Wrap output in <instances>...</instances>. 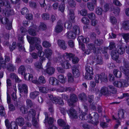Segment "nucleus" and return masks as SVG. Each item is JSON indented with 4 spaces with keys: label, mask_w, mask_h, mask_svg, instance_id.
Listing matches in <instances>:
<instances>
[{
    "label": "nucleus",
    "mask_w": 129,
    "mask_h": 129,
    "mask_svg": "<svg viewBox=\"0 0 129 129\" xmlns=\"http://www.w3.org/2000/svg\"><path fill=\"white\" fill-rule=\"evenodd\" d=\"M94 79L96 83H99L100 80L101 82H107V81L108 78L107 76L105 73H102L99 75H96L94 78Z\"/></svg>",
    "instance_id": "1"
},
{
    "label": "nucleus",
    "mask_w": 129,
    "mask_h": 129,
    "mask_svg": "<svg viewBox=\"0 0 129 129\" xmlns=\"http://www.w3.org/2000/svg\"><path fill=\"white\" fill-rule=\"evenodd\" d=\"M27 38L29 43L31 44H40L41 43V40L39 38L34 37H31L28 36H27Z\"/></svg>",
    "instance_id": "2"
},
{
    "label": "nucleus",
    "mask_w": 129,
    "mask_h": 129,
    "mask_svg": "<svg viewBox=\"0 0 129 129\" xmlns=\"http://www.w3.org/2000/svg\"><path fill=\"white\" fill-rule=\"evenodd\" d=\"M123 63L124 67L122 68V71L125 75H127L129 74V63L124 58H123Z\"/></svg>",
    "instance_id": "3"
},
{
    "label": "nucleus",
    "mask_w": 129,
    "mask_h": 129,
    "mask_svg": "<svg viewBox=\"0 0 129 129\" xmlns=\"http://www.w3.org/2000/svg\"><path fill=\"white\" fill-rule=\"evenodd\" d=\"M1 22L3 24H6V28L8 30H10L12 28V22H9L8 18L6 17H3L2 18Z\"/></svg>",
    "instance_id": "4"
},
{
    "label": "nucleus",
    "mask_w": 129,
    "mask_h": 129,
    "mask_svg": "<svg viewBox=\"0 0 129 129\" xmlns=\"http://www.w3.org/2000/svg\"><path fill=\"white\" fill-rule=\"evenodd\" d=\"M93 117L91 116V114H89V118L92 121L94 122L97 124L99 123V115L96 113L94 112L92 113Z\"/></svg>",
    "instance_id": "5"
},
{
    "label": "nucleus",
    "mask_w": 129,
    "mask_h": 129,
    "mask_svg": "<svg viewBox=\"0 0 129 129\" xmlns=\"http://www.w3.org/2000/svg\"><path fill=\"white\" fill-rule=\"evenodd\" d=\"M18 89L20 93L23 92L27 94L28 93V87L25 84H18Z\"/></svg>",
    "instance_id": "6"
},
{
    "label": "nucleus",
    "mask_w": 129,
    "mask_h": 129,
    "mask_svg": "<svg viewBox=\"0 0 129 129\" xmlns=\"http://www.w3.org/2000/svg\"><path fill=\"white\" fill-rule=\"evenodd\" d=\"M32 25L31 26V27L35 29L37 32L39 31V30H40L42 31L46 29V26L45 24L44 23H41L40 25L39 26L38 28H37V26L36 25H34L33 23L31 22Z\"/></svg>",
    "instance_id": "7"
},
{
    "label": "nucleus",
    "mask_w": 129,
    "mask_h": 129,
    "mask_svg": "<svg viewBox=\"0 0 129 129\" xmlns=\"http://www.w3.org/2000/svg\"><path fill=\"white\" fill-rule=\"evenodd\" d=\"M124 112L123 109H121L118 111V113L116 117L114 116H112L113 119L114 120H120L121 118H124Z\"/></svg>",
    "instance_id": "8"
},
{
    "label": "nucleus",
    "mask_w": 129,
    "mask_h": 129,
    "mask_svg": "<svg viewBox=\"0 0 129 129\" xmlns=\"http://www.w3.org/2000/svg\"><path fill=\"white\" fill-rule=\"evenodd\" d=\"M95 60L96 65H101L104 64L103 58L101 54H97L95 57Z\"/></svg>",
    "instance_id": "9"
},
{
    "label": "nucleus",
    "mask_w": 129,
    "mask_h": 129,
    "mask_svg": "<svg viewBox=\"0 0 129 129\" xmlns=\"http://www.w3.org/2000/svg\"><path fill=\"white\" fill-rule=\"evenodd\" d=\"M19 43L17 44V46L18 48L19 51L23 49V51H24L25 49L24 48L22 45L23 43V36H19L18 38Z\"/></svg>",
    "instance_id": "10"
},
{
    "label": "nucleus",
    "mask_w": 129,
    "mask_h": 129,
    "mask_svg": "<svg viewBox=\"0 0 129 129\" xmlns=\"http://www.w3.org/2000/svg\"><path fill=\"white\" fill-rule=\"evenodd\" d=\"M36 114V112L35 110L33 109H31L28 113V116L27 117H25V118L27 121H29L30 120L31 117H32V118H34Z\"/></svg>",
    "instance_id": "11"
},
{
    "label": "nucleus",
    "mask_w": 129,
    "mask_h": 129,
    "mask_svg": "<svg viewBox=\"0 0 129 129\" xmlns=\"http://www.w3.org/2000/svg\"><path fill=\"white\" fill-rule=\"evenodd\" d=\"M63 24L61 20H59L55 27V31L57 33L61 32L63 30Z\"/></svg>",
    "instance_id": "12"
},
{
    "label": "nucleus",
    "mask_w": 129,
    "mask_h": 129,
    "mask_svg": "<svg viewBox=\"0 0 129 129\" xmlns=\"http://www.w3.org/2000/svg\"><path fill=\"white\" fill-rule=\"evenodd\" d=\"M69 115L72 118H78L77 114L76 111L73 108L70 109L68 112Z\"/></svg>",
    "instance_id": "13"
},
{
    "label": "nucleus",
    "mask_w": 129,
    "mask_h": 129,
    "mask_svg": "<svg viewBox=\"0 0 129 129\" xmlns=\"http://www.w3.org/2000/svg\"><path fill=\"white\" fill-rule=\"evenodd\" d=\"M72 73L73 75L76 77H79L80 75L78 67L76 66H73L72 67Z\"/></svg>",
    "instance_id": "14"
},
{
    "label": "nucleus",
    "mask_w": 129,
    "mask_h": 129,
    "mask_svg": "<svg viewBox=\"0 0 129 129\" xmlns=\"http://www.w3.org/2000/svg\"><path fill=\"white\" fill-rule=\"evenodd\" d=\"M87 46L88 49L90 50H92L93 53L98 54L100 52L99 50L95 48V45L93 43H89L87 44Z\"/></svg>",
    "instance_id": "15"
},
{
    "label": "nucleus",
    "mask_w": 129,
    "mask_h": 129,
    "mask_svg": "<svg viewBox=\"0 0 129 129\" xmlns=\"http://www.w3.org/2000/svg\"><path fill=\"white\" fill-rule=\"evenodd\" d=\"M16 124L20 126H23L25 124L24 119L21 116H19L15 120Z\"/></svg>",
    "instance_id": "16"
},
{
    "label": "nucleus",
    "mask_w": 129,
    "mask_h": 129,
    "mask_svg": "<svg viewBox=\"0 0 129 129\" xmlns=\"http://www.w3.org/2000/svg\"><path fill=\"white\" fill-rule=\"evenodd\" d=\"M51 101L54 104L62 105L64 104L63 100L62 99H58L56 97L53 98L52 99Z\"/></svg>",
    "instance_id": "17"
},
{
    "label": "nucleus",
    "mask_w": 129,
    "mask_h": 129,
    "mask_svg": "<svg viewBox=\"0 0 129 129\" xmlns=\"http://www.w3.org/2000/svg\"><path fill=\"white\" fill-rule=\"evenodd\" d=\"M58 44L59 47L63 50L66 49L67 48V45L64 41L63 40H58Z\"/></svg>",
    "instance_id": "18"
},
{
    "label": "nucleus",
    "mask_w": 129,
    "mask_h": 129,
    "mask_svg": "<svg viewBox=\"0 0 129 129\" xmlns=\"http://www.w3.org/2000/svg\"><path fill=\"white\" fill-rule=\"evenodd\" d=\"M26 69L24 66L23 65H21L19 68L18 72L19 74L22 75H24L25 79L26 78V75L25 74Z\"/></svg>",
    "instance_id": "19"
},
{
    "label": "nucleus",
    "mask_w": 129,
    "mask_h": 129,
    "mask_svg": "<svg viewBox=\"0 0 129 129\" xmlns=\"http://www.w3.org/2000/svg\"><path fill=\"white\" fill-rule=\"evenodd\" d=\"M101 92L104 95L107 96H110V93L108 90V87H102L101 90Z\"/></svg>",
    "instance_id": "20"
},
{
    "label": "nucleus",
    "mask_w": 129,
    "mask_h": 129,
    "mask_svg": "<svg viewBox=\"0 0 129 129\" xmlns=\"http://www.w3.org/2000/svg\"><path fill=\"white\" fill-rule=\"evenodd\" d=\"M66 35L67 38L69 39H74L76 37V35L72 31H70L67 32Z\"/></svg>",
    "instance_id": "21"
},
{
    "label": "nucleus",
    "mask_w": 129,
    "mask_h": 129,
    "mask_svg": "<svg viewBox=\"0 0 129 129\" xmlns=\"http://www.w3.org/2000/svg\"><path fill=\"white\" fill-rule=\"evenodd\" d=\"M55 71V69L54 67H50L46 68L45 72L49 75H51L54 73Z\"/></svg>",
    "instance_id": "22"
},
{
    "label": "nucleus",
    "mask_w": 129,
    "mask_h": 129,
    "mask_svg": "<svg viewBox=\"0 0 129 129\" xmlns=\"http://www.w3.org/2000/svg\"><path fill=\"white\" fill-rule=\"evenodd\" d=\"M45 53L46 58L49 60H50L51 56L52 54V51L50 49H47L45 50Z\"/></svg>",
    "instance_id": "23"
},
{
    "label": "nucleus",
    "mask_w": 129,
    "mask_h": 129,
    "mask_svg": "<svg viewBox=\"0 0 129 129\" xmlns=\"http://www.w3.org/2000/svg\"><path fill=\"white\" fill-rule=\"evenodd\" d=\"M59 61L61 62V65H62V67H64L65 68L68 69L71 67V65L68 59L64 61H62L61 60H60Z\"/></svg>",
    "instance_id": "24"
},
{
    "label": "nucleus",
    "mask_w": 129,
    "mask_h": 129,
    "mask_svg": "<svg viewBox=\"0 0 129 129\" xmlns=\"http://www.w3.org/2000/svg\"><path fill=\"white\" fill-rule=\"evenodd\" d=\"M108 90L110 92V96L112 94H115L117 93V91L116 89L113 86L109 85L108 86Z\"/></svg>",
    "instance_id": "25"
},
{
    "label": "nucleus",
    "mask_w": 129,
    "mask_h": 129,
    "mask_svg": "<svg viewBox=\"0 0 129 129\" xmlns=\"http://www.w3.org/2000/svg\"><path fill=\"white\" fill-rule=\"evenodd\" d=\"M49 83L52 85H58L59 81L54 77H50L49 79Z\"/></svg>",
    "instance_id": "26"
},
{
    "label": "nucleus",
    "mask_w": 129,
    "mask_h": 129,
    "mask_svg": "<svg viewBox=\"0 0 129 129\" xmlns=\"http://www.w3.org/2000/svg\"><path fill=\"white\" fill-rule=\"evenodd\" d=\"M45 114L46 115V116L47 115V114L46 113H45ZM48 116H47V117H46L45 119V122L44 123H45L47 121H48V123L49 124V125H52L54 122V119L52 117H50L48 120Z\"/></svg>",
    "instance_id": "27"
},
{
    "label": "nucleus",
    "mask_w": 129,
    "mask_h": 129,
    "mask_svg": "<svg viewBox=\"0 0 129 129\" xmlns=\"http://www.w3.org/2000/svg\"><path fill=\"white\" fill-rule=\"evenodd\" d=\"M111 55L112 59L114 60H116L118 59V54L116 50H113L111 51Z\"/></svg>",
    "instance_id": "28"
},
{
    "label": "nucleus",
    "mask_w": 129,
    "mask_h": 129,
    "mask_svg": "<svg viewBox=\"0 0 129 129\" xmlns=\"http://www.w3.org/2000/svg\"><path fill=\"white\" fill-rule=\"evenodd\" d=\"M10 5L8 1L0 0V7H2L3 6L7 8L9 7Z\"/></svg>",
    "instance_id": "29"
},
{
    "label": "nucleus",
    "mask_w": 129,
    "mask_h": 129,
    "mask_svg": "<svg viewBox=\"0 0 129 129\" xmlns=\"http://www.w3.org/2000/svg\"><path fill=\"white\" fill-rule=\"evenodd\" d=\"M35 46L36 49L39 50L38 52V54L39 57L41 56V54L43 53V52L42 51V47L41 45L38 44H36L35 45Z\"/></svg>",
    "instance_id": "30"
},
{
    "label": "nucleus",
    "mask_w": 129,
    "mask_h": 129,
    "mask_svg": "<svg viewBox=\"0 0 129 129\" xmlns=\"http://www.w3.org/2000/svg\"><path fill=\"white\" fill-rule=\"evenodd\" d=\"M6 62L5 59L2 57L0 58V70L1 69L2 67L4 69L6 67Z\"/></svg>",
    "instance_id": "31"
},
{
    "label": "nucleus",
    "mask_w": 129,
    "mask_h": 129,
    "mask_svg": "<svg viewBox=\"0 0 129 129\" xmlns=\"http://www.w3.org/2000/svg\"><path fill=\"white\" fill-rule=\"evenodd\" d=\"M27 76V77H28L29 80L31 81L33 83L38 84L39 83L38 81L37 80V79H35L34 78L32 74H29Z\"/></svg>",
    "instance_id": "32"
},
{
    "label": "nucleus",
    "mask_w": 129,
    "mask_h": 129,
    "mask_svg": "<svg viewBox=\"0 0 129 129\" xmlns=\"http://www.w3.org/2000/svg\"><path fill=\"white\" fill-rule=\"evenodd\" d=\"M39 92L37 91H35L30 93V98L33 99H34L39 94Z\"/></svg>",
    "instance_id": "33"
},
{
    "label": "nucleus",
    "mask_w": 129,
    "mask_h": 129,
    "mask_svg": "<svg viewBox=\"0 0 129 129\" xmlns=\"http://www.w3.org/2000/svg\"><path fill=\"white\" fill-rule=\"evenodd\" d=\"M113 73L114 76L116 77L120 78L121 76V72L117 69H114L113 71Z\"/></svg>",
    "instance_id": "34"
},
{
    "label": "nucleus",
    "mask_w": 129,
    "mask_h": 129,
    "mask_svg": "<svg viewBox=\"0 0 129 129\" xmlns=\"http://www.w3.org/2000/svg\"><path fill=\"white\" fill-rule=\"evenodd\" d=\"M87 7L88 10L91 11L94 10V6L90 2H88L87 3Z\"/></svg>",
    "instance_id": "35"
},
{
    "label": "nucleus",
    "mask_w": 129,
    "mask_h": 129,
    "mask_svg": "<svg viewBox=\"0 0 129 129\" xmlns=\"http://www.w3.org/2000/svg\"><path fill=\"white\" fill-rule=\"evenodd\" d=\"M78 98L77 96L74 94H72L70 95V100L73 103L76 102L78 101Z\"/></svg>",
    "instance_id": "36"
},
{
    "label": "nucleus",
    "mask_w": 129,
    "mask_h": 129,
    "mask_svg": "<svg viewBox=\"0 0 129 129\" xmlns=\"http://www.w3.org/2000/svg\"><path fill=\"white\" fill-rule=\"evenodd\" d=\"M71 22L69 20L66 22L64 23V26L67 29H70L72 27V25Z\"/></svg>",
    "instance_id": "37"
},
{
    "label": "nucleus",
    "mask_w": 129,
    "mask_h": 129,
    "mask_svg": "<svg viewBox=\"0 0 129 129\" xmlns=\"http://www.w3.org/2000/svg\"><path fill=\"white\" fill-rule=\"evenodd\" d=\"M85 70L86 72V73H88L89 74H93V71L92 68L88 65L86 66Z\"/></svg>",
    "instance_id": "38"
},
{
    "label": "nucleus",
    "mask_w": 129,
    "mask_h": 129,
    "mask_svg": "<svg viewBox=\"0 0 129 129\" xmlns=\"http://www.w3.org/2000/svg\"><path fill=\"white\" fill-rule=\"evenodd\" d=\"M3 13H4L5 15L8 16L9 15H13L14 14V13L13 10V9H9L7 10L6 12L4 11L3 12Z\"/></svg>",
    "instance_id": "39"
},
{
    "label": "nucleus",
    "mask_w": 129,
    "mask_h": 129,
    "mask_svg": "<svg viewBox=\"0 0 129 129\" xmlns=\"http://www.w3.org/2000/svg\"><path fill=\"white\" fill-rule=\"evenodd\" d=\"M32 25V24L31 23V26H30L31 28H30L28 30V32L29 34L32 36H35L36 35V31L32 27H31V26Z\"/></svg>",
    "instance_id": "40"
},
{
    "label": "nucleus",
    "mask_w": 129,
    "mask_h": 129,
    "mask_svg": "<svg viewBox=\"0 0 129 129\" xmlns=\"http://www.w3.org/2000/svg\"><path fill=\"white\" fill-rule=\"evenodd\" d=\"M35 68L37 69H43L42 64L41 62L39 61H37L34 64Z\"/></svg>",
    "instance_id": "41"
},
{
    "label": "nucleus",
    "mask_w": 129,
    "mask_h": 129,
    "mask_svg": "<svg viewBox=\"0 0 129 129\" xmlns=\"http://www.w3.org/2000/svg\"><path fill=\"white\" fill-rule=\"evenodd\" d=\"M73 31L76 35H78L80 33V28L77 25H75L73 27Z\"/></svg>",
    "instance_id": "42"
},
{
    "label": "nucleus",
    "mask_w": 129,
    "mask_h": 129,
    "mask_svg": "<svg viewBox=\"0 0 129 129\" xmlns=\"http://www.w3.org/2000/svg\"><path fill=\"white\" fill-rule=\"evenodd\" d=\"M123 27L124 29H129V20L126 21L123 23Z\"/></svg>",
    "instance_id": "43"
},
{
    "label": "nucleus",
    "mask_w": 129,
    "mask_h": 129,
    "mask_svg": "<svg viewBox=\"0 0 129 129\" xmlns=\"http://www.w3.org/2000/svg\"><path fill=\"white\" fill-rule=\"evenodd\" d=\"M7 69L9 71L13 72L14 71V67L12 63H9L7 65Z\"/></svg>",
    "instance_id": "44"
},
{
    "label": "nucleus",
    "mask_w": 129,
    "mask_h": 129,
    "mask_svg": "<svg viewBox=\"0 0 129 129\" xmlns=\"http://www.w3.org/2000/svg\"><path fill=\"white\" fill-rule=\"evenodd\" d=\"M59 81L62 83H65L66 82V78L62 75H59L58 77Z\"/></svg>",
    "instance_id": "45"
},
{
    "label": "nucleus",
    "mask_w": 129,
    "mask_h": 129,
    "mask_svg": "<svg viewBox=\"0 0 129 129\" xmlns=\"http://www.w3.org/2000/svg\"><path fill=\"white\" fill-rule=\"evenodd\" d=\"M103 41L102 39H96L94 43L97 46H100L103 44Z\"/></svg>",
    "instance_id": "46"
},
{
    "label": "nucleus",
    "mask_w": 129,
    "mask_h": 129,
    "mask_svg": "<svg viewBox=\"0 0 129 129\" xmlns=\"http://www.w3.org/2000/svg\"><path fill=\"white\" fill-rule=\"evenodd\" d=\"M103 10L100 7H98L95 9V13L98 15H101L102 14Z\"/></svg>",
    "instance_id": "47"
},
{
    "label": "nucleus",
    "mask_w": 129,
    "mask_h": 129,
    "mask_svg": "<svg viewBox=\"0 0 129 129\" xmlns=\"http://www.w3.org/2000/svg\"><path fill=\"white\" fill-rule=\"evenodd\" d=\"M79 13L82 16H86L87 14V10L85 9H83L80 11Z\"/></svg>",
    "instance_id": "48"
},
{
    "label": "nucleus",
    "mask_w": 129,
    "mask_h": 129,
    "mask_svg": "<svg viewBox=\"0 0 129 129\" xmlns=\"http://www.w3.org/2000/svg\"><path fill=\"white\" fill-rule=\"evenodd\" d=\"M113 84L114 86L116 87L119 88L122 87L121 80L120 81H115L114 82Z\"/></svg>",
    "instance_id": "49"
},
{
    "label": "nucleus",
    "mask_w": 129,
    "mask_h": 129,
    "mask_svg": "<svg viewBox=\"0 0 129 129\" xmlns=\"http://www.w3.org/2000/svg\"><path fill=\"white\" fill-rule=\"evenodd\" d=\"M79 98L81 100L84 101L86 100L87 98L86 95L83 93L80 94L79 95Z\"/></svg>",
    "instance_id": "50"
},
{
    "label": "nucleus",
    "mask_w": 129,
    "mask_h": 129,
    "mask_svg": "<svg viewBox=\"0 0 129 129\" xmlns=\"http://www.w3.org/2000/svg\"><path fill=\"white\" fill-rule=\"evenodd\" d=\"M120 9L118 7H116L114 8V9L112 10L113 12L115 14V16L118 15L119 13L120 12Z\"/></svg>",
    "instance_id": "51"
},
{
    "label": "nucleus",
    "mask_w": 129,
    "mask_h": 129,
    "mask_svg": "<svg viewBox=\"0 0 129 129\" xmlns=\"http://www.w3.org/2000/svg\"><path fill=\"white\" fill-rule=\"evenodd\" d=\"M67 76L68 82L70 83L73 82L74 81V79L72 74L71 73H69Z\"/></svg>",
    "instance_id": "52"
},
{
    "label": "nucleus",
    "mask_w": 129,
    "mask_h": 129,
    "mask_svg": "<svg viewBox=\"0 0 129 129\" xmlns=\"http://www.w3.org/2000/svg\"><path fill=\"white\" fill-rule=\"evenodd\" d=\"M116 51L118 54L121 55L123 54L124 53V49L123 48L121 47L120 46L118 47V49Z\"/></svg>",
    "instance_id": "53"
},
{
    "label": "nucleus",
    "mask_w": 129,
    "mask_h": 129,
    "mask_svg": "<svg viewBox=\"0 0 129 129\" xmlns=\"http://www.w3.org/2000/svg\"><path fill=\"white\" fill-rule=\"evenodd\" d=\"M16 47V43L15 42H13L12 44L11 45H10L9 47L10 50L11 51H13Z\"/></svg>",
    "instance_id": "54"
},
{
    "label": "nucleus",
    "mask_w": 129,
    "mask_h": 129,
    "mask_svg": "<svg viewBox=\"0 0 129 129\" xmlns=\"http://www.w3.org/2000/svg\"><path fill=\"white\" fill-rule=\"evenodd\" d=\"M87 16L91 20L94 19L96 18L95 14L92 12L88 14Z\"/></svg>",
    "instance_id": "55"
},
{
    "label": "nucleus",
    "mask_w": 129,
    "mask_h": 129,
    "mask_svg": "<svg viewBox=\"0 0 129 129\" xmlns=\"http://www.w3.org/2000/svg\"><path fill=\"white\" fill-rule=\"evenodd\" d=\"M65 54H66V58L67 59L68 58L70 60L72 59L73 58V57H74L75 55L74 54L70 53H66Z\"/></svg>",
    "instance_id": "56"
},
{
    "label": "nucleus",
    "mask_w": 129,
    "mask_h": 129,
    "mask_svg": "<svg viewBox=\"0 0 129 129\" xmlns=\"http://www.w3.org/2000/svg\"><path fill=\"white\" fill-rule=\"evenodd\" d=\"M12 99L13 100L14 104L15 105L18 104L17 101V96L16 94L14 92L12 94Z\"/></svg>",
    "instance_id": "57"
},
{
    "label": "nucleus",
    "mask_w": 129,
    "mask_h": 129,
    "mask_svg": "<svg viewBox=\"0 0 129 129\" xmlns=\"http://www.w3.org/2000/svg\"><path fill=\"white\" fill-rule=\"evenodd\" d=\"M39 90L40 92L44 93H47L48 91V89L47 88L45 87H40Z\"/></svg>",
    "instance_id": "58"
},
{
    "label": "nucleus",
    "mask_w": 129,
    "mask_h": 129,
    "mask_svg": "<svg viewBox=\"0 0 129 129\" xmlns=\"http://www.w3.org/2000/svg\"><path fill=\"white\" fill-rule=\"evenodd\" d=\"M81 20L82 22L84 24H88L89 23V20L87 17L82 18Z\"/></svg>",
    "instance_id": "59"
},
{
    "label": "nucleus",
    "mask_w": 129,
    "mask_h": 129,
    "mask_svg": "<svg viewBox=\"0 0 129 129\" xmlns=\"http://www.w3.org/2000/svg\"><path fill=\"white\" fill-rule=\"evenodd\" d=\"M17 125L16 122H12L11 123L10 128L11 129H17L18 127Z\"/></svg>",
    "instance_id": "60"
},
{
    "label": "nucleus",
    "mask_w": 129,
    "mask_h": 129,
    "mask_svg": "<svg viewBox=\"0 0 129 129\" xmlns=\"http://www.w3.org/2000/svg\"><path fill=\"white\" fill-rule=\"evenodd\" d=\"M42 19L44 20H48L49 19V16L47 13H44L42 15Z\"/></svg>",
    "instance_id": "61"
},
{
    "label": "nucleus",
    "mask_w": 129,
    "mask_h": 129,
    "mask_svg": "<svg viewBox=\"0 0 129 129\" xmlns=\"http://www.w3.org/2000/svg\"><path fill=\"white\" fill-rule=\"evenodd\" d=\"M75 17V14H68V19L70 21L74 22Z\"/></svg>",
    "instance_id": "62"
},
{
    "label": "nucleus",
    "mask_w": 129,
    "mask_h": 129,
    "mask_svg": "<svg viewBox=\"0 0 129 129\" xmlns=\"http://www.w3.org/2000/svg\"><path fill=\"white\" fill-rule=\"evenodd\" d=\"M93 74H89L88 73H85V78L86 79L88 80H91L92 78V75Z\"/></svg>",
    "instance_id": "63"
},
{
    "label": "nucleus",
    "mask_w": 129,
    "mask_h": 129,
    "mask_svg": "<svg viewBox=\"0 0 129 129\" xmlns=\"http://www.w3.org/2000/svg\"><path fill=\"white\" fill-rule=\"evenodd\" d=\"M58 122L59 125L60 126H64L66 124V123L62 119H59L58 120Z\"/></svg>",
    "instance_id": "64"
}]
</instances>
